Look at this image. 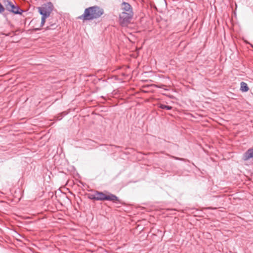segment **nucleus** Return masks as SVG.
Here are the masks:
<instances>
[{
  "label": "nucleus",
  "mask_w": 253,
  "mask_h": 253,
  "mask_svg": "<svg viewBox=\"0 0 253 253\" xmlns=\"http://www.w3.org/2000/svg\"><path fill=\"white\" fill-rule=\"evenodd\" d=\"M104 13L102 8L94 6L86 8L84 14L79 17V18L84 20H90L100 17Z\"/></svg>",
  "instance_id": "nucleus-1"
},
{
  "label": "nucleus",
  "mask_w": 253,
  "mask_h": 253,
  "mask_svg": "<svg viewBox=\"0 0 253 253\" xmlns=\"http://www.w3.org/2000/svg\"><path fill=\"white\" fill-rule=\"evenodd\" d=\"M52 10L53 5L51 2H48L38 8L39 13L42 15L41 26L44 25L46 19L49 16Z\"/></svg>",
  "instance_id": "nucleus-2"
},
{
  "label": "nucleus",
  "mask_w": 253,
  "mask_h": 253,
  "mask_svg": "<svg viewBox=\"0 0 253 253\" xmlns=\"http://www.w3.org/2000/svg\"><path fill=\"white\" fill-rule=\"evenodd\" d=\"M92 199L96 200H108L113 202H116L118 201V197L115 195L111 194L106 195L103 193L96 192L93 195Z\"/></svg>",
  "instance_id": "nucleus-3"
},
{
  "label": "nucleus",
  "mask_w": 253,
  "mask_h": 253,
  "mask_svg": "<svg viewBox=\"0 0 253 253\" xmlns=\"http://www.w3.org/2000/svg\"><path fill=\"white\" fill-rule=\"evenodd\" d=\"M133 12H123L120 15L121 23L122 25L126 24L131 18Z\"/></svg>",
  "instance_id": "nucleus-4"
},
{
  "label": "nucleus",
  "mask_w": 253,
  "mask_h": 253,
  "mask_svg": "<svg viewBox=\"0 0 253 253\" xmlns=\"http://www.w3.org/2000/svg\"><path fill=\"white\" fill-rule=\"evenodd\" d=\"M6 8L9 11L12 12L14 14H21L20 9L18 7L15 6L11 2L8 1L6 4Z\"/></svg>",
  "instance_id": "nucleus-5"
},
{
  "label": "nucleus",
  "mask_w": 253,
  "mask_h": 253,
  "mask_svg": "<svg viewBox=\"0 0 253 253\" xmlns=\"http://www.w3.org/2000/svg\"><path fill=\"white\" fill-rule=\"evenodd\" d=\"M253 158V148L249 149L243 156L244 160H248Z\"/></svg>",
  "instance_id": "nucleus-6"
},
{
  "label": "nucleus",
  "mask_w": 253,
  "mask_h": 253,
  "mask_svg": "<svg viewBox=\"0 0 253 253\" xmlns=\"http://www.w3.org/2000/svg\"><path fill=\"white\" fill-rule=\"evenodd\" d=\"M123 9L125 11V12H132L131 5L126 2H123Z\"/></svg>",
  "instance_id": "nucleus-7"
},
{
  "label": "nucleus",
  "mask_w": 253,
  "mask_h": 253,
  "mask_svg": "<svg viewBox=\"0 0 253 253\" xmlns=\"http://www.w3.org/2000/svg\"><path fill=\"white\" fill-rule=\"evenodd\" d=\"M240 89L243 92H247L249 90V88L248 85L246 83H245V82H241Z\"/></svg>",
  "instance_id": "nucleus-8"
},
{
  "label": "nucleus",
  "mask_w": 253,
  "mask_h": 253,
  "mask_svg": "<svg viewBox=\"0 0 253 253\" xmlns=\"http://www.w3.org/2000/svg\"><path fill=\"white\" fill-rule=\"evenodd\" d=\"M160 108L163 109H167V110H170L171 109L172 107L170 106H167L164 104H160Z\"/></svg>",
  "instance_id": "nucleus-9"
},
{
  "label": "nucleus",
  "mask_w": 253,
  "mask_h": 253,
  "mask_svg": "<svg viewBox=\"0 0 253 253\" xmlns=\"http://www.w3.org/2000/svg\"><path fill=\"white\" fill-rule=\"evenodd\" d=\"M4 11V8L2 5V4L0 3V13H1Z\"/></svg>",
  "instance_id": "nucleus-10"
}]
</instances>
